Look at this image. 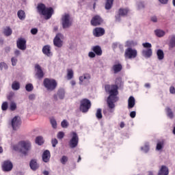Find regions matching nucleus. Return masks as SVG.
I'll return each instance as SVG.
<instances>
[{
	"label": "nucleus",
	"instance_id": "obj_1",
	"mask_svg": "<svg viewBox=\"0 0 175 175\" xmlns=\"http://www.w3.org/2000/svg\"><path fill=\"white\" fill-rule=\"evenodd\" d=\"M116 85H106L105 86V91L109 94V96L107 98V105L110 109V113L114 111L113 109L116 108V103L118 102V85L121 83V78L118 77L115 81Z\"/></svg>",
	"mask_w": 175,
	"mask_h": 175
},
{
	"label": "nucleus",
	"instance_id": "obj_2",
	"mask_svg": "<svg viewBox=\"0 0 175 175\" xmlns=\"http://www.w3.org/2000/svg\"><path fill=\"white\" fill-rule=\"evenodd\" d=\"M37 11L39 14L44 16V20H50V18L54 14V9L51 7L46 8V5L42 3L38 4Z\"/></svg>",
	"mask_w": 175,
	"mask_h": 175
},
{
	"label": "nucleus",
	"instance_id": "obj_3",
	"mask_svg": "<svg viewBox=\"0 0 175 175\" xmlns=\"http://www.w3.org/2000/svg\"><path fill=\"white\" fill-rule=\"evenodd\" d=\"M18 146L21 147L19 150L20 152L25 156L28 155V152H29L32 147L29 141H21L18 142Z\"/></svg>",
	"mask_w": 175,
	"mask_h": 175
},
{
	"label": "nucleus",
	"instance_id": "obj_4",
	"mask_svg": "<svg viewBox=\"0 0 175 175\" xmlns=\"http://www.w3.org/2000/svg\"><path fill=\"white\" fill-rule=\"evenodd\" d=\"M44 87L46 88L48 91H54L57 88L58 83L55 79L45 78L43 81Z\"/></svg>",
	"mask_w": 175,
	"mask_h": 175
},
{
	"label": "nucleus",
	"instance_id": "obj_5",
	"mask_svg": "<svg viewBox=\"0 0 175 175\" xmlns=\"http://www.w3.org/2000/svg\"><path fill=\"white\" fill-rule=\"evenodd\" d=\"M73 22L70 19V15L66 14L62 17V25L63 29H66L67 28H70L72 27Z\"/></svg>",
	"mask_w": 175,
	"mask_h": 175
},
{
	"label": "nucleus",
	"instance_id": "obj_6",
	"mask_svg": "<svg viewBox=\"0 0 175 175\" xmlns=\"http://www.w3.org/2000/svg\"><path fill=\"white\" fill-rule=\"evenodd\" d=\"M137 57V51L132 48H127L124 52V58L126 59H133Z\"/></svg>",
	"mask_w": 175,
	"mask_h": 175
},
{
	"label": "nucleus",
	"instance_id": "obj_7",
	"mask_svg": "<svg viewBox=\"0 0 175 175\" xmlns=\"http://www.w3.org/2000/svg\"><path fill=\"white\" fill-rule=\"evenodd\" d=\"M80 110L82 113H87L91 109V101L87 98L81 100Z\"/></svg>",
	"mask_w": 175,
	"mask_h": 175
},
{
	"label": "nucleus",
	"instance_id": "obj_8",
	"mask_svg": "<svg viewBox=\"0 0 175 175\" xmlns=\"http://www.w3.org/2000/svg\"><path fill=\"white\" fill-rule=\"evenodd\" d=\"M90 24L92 27H99L103 24V18L99 15H95L92 18Z\"/></svg>",
	"mask_w": 175,
	"mask_h": 175
},
{
	"label": "nucleus",
	"instance_id": "obj_9",
	"mask_svg": "<svg viewBox=\"0 0 175 175\" xmlns=\"http://www.w3.org/2000/svg\"><path fill=\"white\" fill-rule=\"evenodd\" d=\"M72 138L70 140L69 146L70 148H76V146L79 144V135L76 132L72 133Z\"/></svg>",
	"mask_w": 175,
	"mask_h": 175
},
{
	"label": "nucleus",
	"instance_id": "obj_10",
	"mask_svg": "<svg viewBox=\"0 0 175 175\" xmlns=\"http://www.w3.org/2000/svg\"><path fill=\"white\" fill-rule=\"evenodd\" d=\"M3 172H12L13 170V163L10 160H5L1 164Z\"/></svg>",
	"mask_w": 175,
	"mask_h": 175
},
{
	"label": "nucleus",
	"instance_id": "obj_11",
	"mask_svg": "<svg viewBox=\"0 0 175 175\" xmlns=\"http://www.w3.org/2000/svg\"><path fill=\"white\" fill-rule=\"evenodd\" d=\"M12 126L14 131H17L21 126V119L18 116H15L12 120Z\"/></svg>",
	"mask_w": 175,
	"mask_h": 175
},
{
	"label": "nucleus",
	"instance_id": "obj_12",
	"mask_svg": "<svg viewBox=\"0 0 175 175\" xmlns=\"http://www.w3.org/2000/svg\"><path fill=\"white\" fill-rule=\"evenodd\" d=\"M63 38L64 35H62L61 33H58L53 40L54 46L61 48V46H62V40H61V39Z\"/></svg>",
	"mask_w": 175,
	"mask_h": 175
},
{
	"label": "nucleus",
	"instance_id": "obj_13",
	"mask_svg": "<svg viewBox=\"0 0 175 175\" xmlns=\"http://www.w3.org/2000/svg\"><path fill=\"white\" fill-rule=\"evenodd\" d=\"M36 69V77L39 80H42L43 77H44V72H43V70H42V67L39 64H36L35 66Z\"/></svg>",
	"mask_w": 175,
	"mask_h": 175
},
{
	"label": "nucleus",
	"instance_id": "obj_14",
	"mask_svg": "<svg viewBox=\"0 0 175 175\" xmlns=\"http://www.w3.org/2000/svg\"><path fill=\"white\" fill-rule=\"evenodd\" d=\"M16 46L19 50H26L27 49V40L24 38H18L16 42Z\"/></svg>",
	"mask_w": 175,
	"mask_h": 175
},
{
	"label": "nucleus",
	"instance_id": "obj_15",
	"mask_svg": "<svg viewBox=\"0 0 175 175\" xmlns=\"http://www.w3.org/2000/svg\"><path fill=\"white\" fill-rule=\"evenodd\" d=\"M105 31L103 27H96L93 29V35L96 38H100V36H103L105 35Z\"/></svg>",
	"mask_w": 175,
	"mask_h": 175
},
{
	"label": "nucleus",
	"instance_id": "obj_16",
	"mask_svg": "<svg viewBox=\"0 0 175 175\" xmlns=\"http://www.w3.org/2000/svg\"><path fill=\"white\" fill-rule=\"evenodd\" d=\"M42 53L46 57H53V52H51V46L50 45H45L42 47Z\"/></svg>",
	"mask_w": 175,
	"mask_h": 175
},
{
	"label": "nucleus",
	"instance_id": "obj_17",
	"mask_svg": "<svg viewBox=\"0 0 175 175\" xmlns=\"http://www.w3.org/2000/svg\"><path fill=\"white\" fill-rule=\"evenodd\" d=\"M91 79V75L90 74H83L79 77V84H83L84 82L90 81Z\"/></svg>",
	"mask_w": 175,
	"mask_h": 175
},
{
	"label": "nucleus",
	"instance_id": "obj_18",
	"mask_svg": "<svg viewBox=\"0 0 175 175\" xmlns=\"http://www.w3.org/2000/svg\"><path fill=\"white\" fill-rule=\"evenodd\" d=\"M51 157V154L50 153V150H45L42 154V161L47 163V162L50 161V157Z\"/></svg>",
	"mask_w": 175,
	"mask_h": 175
},
{
	"label": "nucleus",
	"instance_id": "obj_19",
	"mask_svg": "<svg viewBox=\"0 0 175 175\" xmlns=\"http://www.w3.org/2000/svg\"><path fill=\"white\" fill-rule=\"evenodd\" d=\"M128 13H129V8H120L118 12L119 17H125L128 16Z\"/></svg>",
	"mask_w": 175,
	"mask_h": 175
},
{
	"label": "nucleus",
	"instance_id": "obj_20",
	"mask_svg": "<svg viewBox=\"0 0 175 175\" xmlns=\"http://www.w3.org/2000/svg\"><path fill=\"white\" fill-rule=\"evenodd\" d=\"M29 166L31 170H33V172L39 169V164H38V161H36V159H31L29 163Z\"/></svg>",
	"mask_w": 175,
	"mask_h": 175
},
{
	"label": "nucleus",
	"instance_id": "obj_21",
	"mask_svg": "<svg viewBox=\"0 0 175 175\" xmlns=\"http://www.w3.org/2000/svg\"><path fill=\"white\" fill-rule=\"evenodd\" d=\"M158 175H169V168L166 165H161Z\"/></svg>",
	"mask_w": 175,
	"mask_h": 175
},
{
	"label": "nucleus",
	"instance_id": "obj_22",
	"mask_svg": "<svg viewBox=\"0 0 175 175\" xmlns=\"http://www.w3.org/2000/svg\"><path fill=\"white\" fill-rule=\"evenodd\" d=\"M136 105L135 97L131 96L128 100V109H133Z\"/></svg>",
	"mask_w": 175,
	"mask_h": 175
},
{
	"label": "nucleus",
	"instance_id": "obj_23",
	"mask_svg": "<svg viewBox=\"0 0 175 175\" xmlns=\"http://www.w3.org/2000/svg\"><path fill=\"white\" fill-rule=\"evenodd\" d=\"M142 55L145 57V58H150L151 55H152V49H146L142 51Z\"/></svg>",
	"mask_w": 175,
	"mask_h": 175
},
{
	"label": "nucleus",
	"instance_id": "obj_24",
	"mask_svg": "<svg viewBox=\"0 0 175 175\" xmlns=\"http://www.w3.org/2000/svg\"><path fill=\"white\" fill-rule=\"evenodd\" d=\"M92 51L95 53L96 55H102V48L100 46L96 45L92 47Z\"/></svg>",
	"mask_w": 175,
	"mask_h": 175
},
{
	"label": "nucleus",
	"instance_id": "obj_25",
	"mask_svg": "<svg viewBox=\"0 0 175 175\" xmlns=\"http://www.w3.org/2000/svg\"><path fill=\"white\" fill-rule=\"evenodd\" d=\"M112 69L114 73H118V72H121V70H122V65L120 64H115L113 66Z\"/></svg>",
	"mask_w": 175,
	"mask_h": 175
},
{
	"label": "nucleus",
	"instance_id": "obj_26",
	"mask_svg": "<svg viewBox=\"0 0 175 175\" xmlns=\"http://www.w3.org/2000/svg\"><path fill=\"white\" fill-rule=\"evenodd\" d=\"M157 55L159 61H161V59H163L165 58V53H163V51H162L161 49L157 50Z\"/></svg>",
	"mask_w": 175,
	"mask_h": 175
},
{
	"label": "nucleus",
	"instance_id": "obj_27",
	"mask_svg": "<svg viewBox=\"0 0 175 175\" xmlns=\"http://www.w3.org/2000/svg\"><path fill=\"white\" fill-rule=\"evenodd\" d=\"M154 33L158 38H163V36H165V32L161 29H157L154 31Z\"/></svg>",
	"mask_w": 175,
	"mask_h": 175
},
{
	"label": "nucleus",
	"instance_id": "obj_28",
	"mask_svg": "<svg viewBox=\"0 0 175 175\" xmlns=\"http://www.w3.org/2000/svg\"><path fill=\"white\" fill-rule=\"evenodd\" d=\"M113 2H114V0H106L105 9L107 10H110V8L113 6Z\"/></svg>",
	"mask_w": 175,
	"mask_h": 175
},
{
	"label": "nucleus",
	"instance_id": "obj_29",
	"mask_svg": "<svg viewBox=\"0 0 175 175\" xmlns=\"http://www.w3.org/2000/svg\"><path fill=\"white\" fill-rule=\"evenodd\" d=\"M17 16L19 20H25V12L23 10H21L18 11Z\"/></svg>",
	"mask_w": 175,
	"mask_h": 175
},
{
	"label": "nucleus",
	"instance_id": "obj_30",
	"mask_svg": "<svg viewBox=\"0 0 175 175\" xmlns=\"http://www.w3.org/2000/svg\"><path fill=\"white\" fill-rule=\"evenodd\" d=\"M13 31H12V29L10 27H6L3 29V33L5 35V36H10Z\"/></svg>",
	"mask_w": 175,
	"mask_h": 175
},
{
	"label": "nucleus",
	"instance_id": "obj_31",
	"mask_svg": "<svg viewBox=\"0 0 175 175\" xmlns=\"http://www.w3.org/2000/svg\"><path fill=\"white\" fill-rule=\"evenodd\" d=\"M169 46L170 49H173L175 46V36H171L170 37Z\"/></svg>",
	"mask_w": 175,
	"mask_h": 175
},
{
	"label": "nucleus",
	"instance_id": "obj_32",
	"mask_svg": "<svg viewBox=\"0 0 175 175\" xmlns=\"http://www.w3.org/2000/svg\"><path fill=\"white\" fill-rule=\"evenodd\" d=\"M57 95L59 99H64L65 98V90L61 88L57 91Z\"/></svg>",
	"mask_w": 175,
	"mask_h": 175
},
{
	"label": "nucleus",
	"instance_id": "obj_33",
	"mask_svg": "<svg viewBox=\"0 0 175 175\" xmlns=\"http://www.w3.org/2000/svg\"><path fill=\"white\" fill-rule=\"evenodd\" d=\"M12 88L14 91H18V90H20V83L18 81H14L12 84Z\"/></svg>",
	"mask_w": 175,
	"mask_h": 175
},
{
	"label": "nucleus",
	"instance_id": "obj_34",
	"mask_svg": "<svg viewBox=\"0 0 175 175\" xmlns=\"http://www.w3.org/2000/svg\"><path fill=\"white\" fill-rule=\"evenodd\" d=\"M73 76H74L73 70L68 69L67 70V79H68V80H72V79H73Z\"/></svg>",
	"mask_w": 175,
	"mask_h": 175
},
{
	"label": "nucleus",
	"instance_id": "obj_35",
	"mask_svg": "<svg viewBox=\"0 0 175 175\" xmlns=\"http://www.w3.org/2000/svg\"><path fill=\"white\" fill-rule=\"evenodd\" d=\"M36 143L38 144V146H42L43 143H44V140L43 139V137L38 136L36 138Z\"/></svg>",
	"mask_w": 175,
	"mask_h": 175
},
{
	"label": "nucleus",
	"instance_id": "obj_36",
	"mask_svg": "<svg viewBox=\"0 0 175 175\" xmlns=\"http://www.w3.org/2000/svg\"><path fill=\"white\" fill-rule=\"evenodd\" d=\"M96 117L98 118V120H102L103 116H102V109L98 108L96 113Z\"/></svg>",
	"mask_w": 175,
	"mask_h": 175
},
{
	"label": "nucleus",
	"instance_id": "obj_37",
	"mask_svg": "<svg viewBox=\"0 0 175 175\" xmlns=\"http://www.w3.org/2000/svg\"><path fill=\"white\" fill-rule=\"evenodd\" d=\"M16 109H17V104H16L14 101H12L10 104V110H11V111H14Z\"/></svg>",
	"mask_w": 175,
	"mask_h": 175
},
{
	"label": "nucleus",
	"instance_id": "obj_38",
	"mask_svg": "<svg viewBox=\"0 0 175 175\" xmlns=\"http://www.w3.org/2000/svg\"><path fill=\"white\" fill-rule=\"evenodd\" d=\"M163 144H164L163 141L157 142L156 150H157V151H159V150H162V148H163Z\"/></svg>",
	"mask_w": 175,
	"mask_h": 175
},
{
	"label": "nucleus",
	"instance_id": "obj_39",
	"mask_svg": "<svg viewBox=\"0 0 175 175\" xmlns=\"http://www.w3.org/2000/svg\"><path fill=\"white\" fill-rule=\"evenodd\" d=\"M8 107H9L8 102H3L1 105V110H3V111H6V110H8Z\"/></svg>",
	"mask_w": 175,
	"mask_h": 175
},
{
	"label": "nucleus",
	"instance_id": "obj_40",
	"mask_svg": "<svg viewBox=\"0 0 175 175\" xmlns=\"http://www.w3.org/2000/svg\"><path fill=\"white\" fill-rule=\"evenodd\" d=\"M25 90L28 92H31V91H32V90H33V85H32V83L27 84L25 86Z\"/></svg>",
	"mask_w": 175,
	"mask_h": 175
},
{
	"label": "nucleus",
	"instance_id": "obj_41",
	"mask_svg": "<svg viewBox=\"0 0 175 175\" xmlns=\"http://www.w3.org/2000/svg\"><path fill=\"white\" fill-rule=\"evenodd\" d=\"M50 122H51V124L52 125V128H53V129H56V128H57V121L55 120V119L52 118V119H51Z\"/></svg>",
	"mask_w": 175,
	"mask_h": 175
},
{
	"label": "nucleus",
	"instance_id": "obj_42",
	"mask_svg": "<svg viewBox=\"0 0 175 175\" xmlns=\"http://www.w3.org/2000/svg\"><path fill=\"white\" fill-rule=\"evenodd\" d=\"M136 42H135L134 41H127L126 42V46L127 47H133L134 46H136Z\"/></svg>",
	"mask_w": 175,
	"mask_h": 175
},
{
	"label": "nucleus",
	"instance_id": "obj_43",
	"mask_svg": "<svg viewBox=\"0 0 175 175\" xmlns=\"http://www.w3.org/2000/svg\"><path fill=\"white\" fill-rule=\"evenodd\" d=\"M60 162L62 163V165H66V162H68V157L63 156L60 159Z\"/></svg>",
	"mask_w": 175,
	"mask_h": 175
},
{
	"label": "nucleus",
	"instance_id": "obj_44",
	"mask_svg": "<svg viewBox=\"0 0 175 175\" xmlns=\"http://www.w3.org/2000/svg\"><path fill=\"white\" fill-rule=\"evenodd\" d=\"M167 114L170 118H173V112L172 111V109L167 108Z\"/></svg>",
	"mask_w": 175,
	"mask_h": 175
},
{
	"label": "nucleus",
	"instance_id": "obj_45",
	"mask_svg": "<svg viewBox=\"0 0 175 175\" xmlns=\"http://www.w3.org/2000/svg\"><path fill=\"white\" fill-rule=\"evenodd\" d=\"M143 47H144V49H151V47H152V45L151 44V43L149 42H145L142 44Z\"/></svg>",
	"mask_w": 175,
	"mask_h": 175
},
{
	"label": "nucleus",
	"instance_id": "obj_46",
	"mask_svg": "<svg viewBox=\"0 0 175 175\" xmlns=\"http://www.w3.org/2000/svg\"><path fill=\"white\" fill-rule=\"evenodd\" d=\"M8 64L5 62H1L0 63V69L2 70V69H8Z\"/></svg>",
	"mask_w": 175,
	"mask_h": 175
},
{
	"label": "nucleus",
	"instance_id": "obj_47",
	"mask_svg": "<svg viewBox=\"0 0 175 175\" xmlns=\"http://www.w3.org/2000/svg\"><path fill=\"white\" fill-rule=\"evenodd\" d=\"M61 125L62 128H68V125H69V124L68 123V121H66V120H64L62 122Z\"/></svg>",
	"mask_w": 175,
	"mask_h": 175
},
{
	"label": "nucleus",
	"instance_id": "obj_48",
	"mask_svg": "<svg viewBox=\"0 0 175 175\" xmlns=\"http://www.w3.org/2000/svg\"><path fill=\"white\" fill-rule=\"evenodd\" d=\"M65 136V133L62 131H59L58 133H57V139H64V137Z\"/></svg>",
	"mask_w": 175,
	"mask_h": 175
},
{
	"label": "nucleus",
	"instance_id": "obj_49",
	"mask_svg": "<svg viewBox=\"0 0 175 175\" xmlns=\"http://www.w3.org/2000/svg\"><path fill=\"white\" fill-rule=\"evenodd\" d=\"M11 62L12 66H16V65H17V59L16 57H12L11 59Z\"/></svg>",
	"mask_w": 175,
	"mask_h": 175
},
{
	"label": "nucleus",
	"instance_id": "obj_50",
	"mask_svg": "<svg viewBox=\"0 0 175 175\" xmlns=\"http://www.w3.org/2000/svg\"><path fill=\"white\" fill-rule=\"evenodd\" d=\"M51 143H52V146L53 147H55V146H57L58 144V140H57V139H53L51 140Z\"/></svg>",
	"mask_w": 175,
	"mask_h": 175
},
{
	"label": "nucleus",
	"instance_id": "obj_51",
	"mask_svg": "<svg viewBox=\"0 0 175 175\" xmlns=\"http://www.w3.org/2000/svg\"><path fill=\"white\" fill-rule=\"evenodd\" d=\"M31 33L32 35H36L38 33V29H36V28L31 29Z\"/></svg>",
	"mask_w": 175,
	"mask_h": 175
},
{
	"label": "nucleus",
	"instance_id": "obj_52",
	"mask_svg": "<svg viewBox=\"0 0 175 175\" xmlns=\"http://www.w3.org/2000/svg\"><path fill=\"white\" fill-rule=\"evenodd\" d=\"M96 55L95 54V52H89V53H88V56L90 58H95Z\"/></svg>",
	"mask_w": 175,
	"mask_h": 175
},
{
	"label": "nucleus",
	"instance_id": "obj_53",
	"mask_svg": "<svg viewBox=\"0 0 175 175\" xmlns=\"http://www.w3.org/2000/svg\"><path fill=\"white\" fill-rule=\"evenodd\" d=\"M130 117L131 118H135V117H136V111H133L130 113Z\"/></svg>",
	"mask_w": 175,
	"mask_h": 175
},
{
	"label": "nucleus",
	"instance_id": "obj_54",
	"mask_svg": "<svg viewBox=\"0 0 175 175\" xmlns=\"http://www.w3.org/2000/svg\"><path fill=\"white\" fill-rule=\"evenodd\" d=\"M159 1L163 5H166L169 2V0H159Z\"/></svg>",
	"mask_w": 175,
	"mask_h": 175
},
{
	"label": "nucleus",
	"instance_id": "obj_55",
	"mask_svg": "<svg viewBox=\"0 0 175 175\" xmlns=\"http://www.w3.org/2000/svg\"><path fill=\"white\" fill-rule=\"evenodd\" d=\"M170 94H175V88L174 86L170 88Z\"/></svg>",
	"mask_w": 175,
	"mask_h": 175
},
{
	"label": "nucleus",
	"instance_id": "obj_56",
	"mask_svg": "<svg viewBox=\"0 0 175 175\" xmlns=\"http://www.w3.org/2000/svg\"><path fill=\"white\" fill-rule=\"evenodd\" d=\"M35 94H30L29 96V100H35Z\"/></svg>",
	"mask_w": 175,
	"mask_h": 175
},
{
	"label": "nucleus",
	"instance_id": "obj_57",
	"mask_svg": "<svg viewBox=\"0 0 175 175\" xmlns=\"http://www.w3.org/2000/svg\"><path fill=\"white\" fill-rule=\"evenodd\" d=\"M151 21H152L153 23H157V21H158V18H157V16H152Z\"/></svg>",
	"mask_w": 175,
	"mask_h": 175
},
{
	"label": "nucleus",
	"instance_id": "obj_58",
	"mask_svg": "<svg viewBox=\"0 0 175 175\" xmlns=\"http://www.w3.org/2000/svg\"><path fill=\"white\" fill-rule=\"evenodd\" d=\"M138 8L139 9H142V8H144V3H143V2H139L138 3Z\"/></svg>",
	"mask_w": 175,
	"mask_h": 175
},
{
	"label": "nucleus",
	"instance_id": "obj_59",
	"mask_svg": "<svg viewBox=\"0 0 175 175\" xmlns=\"http://www.w3.org/2000/svg\"><path fill=\"white\" fill-rule=\"evenodd\" d=\"M142 150H146V152H147V151L149 150L148 146H145L144 147L142 148Z\"/></svg>",
	"mask_w": 175,
	"mask_h": 175
},
{
	"label": "nucleus",
	"instance_id": "obj_60",
	"mask_svg": "<svg viewBox=\"0 0 175 175\" xmlns=\"http://www.w3.org/2000/svg\"><path fill=\"white\" fill-rule=\"evenodd\" d=\"M14 54H15V55H20V51L16 50V51H14Z\"/></svg>",
	"mask_w": 175,
	"mask_h": 175
},
{
	"label": "nucleus",
	"instance_id": "obj_61",
	"mask_svg": "<svg viewBox=\"0 0 175 175\" xmlns=\"http://www.w3.org/2000/svg\"><path fill=\"white\" fill-rule=\"evenodd\" d=\"M120 128H124V126H125V123H124V122H122L120 123Z\"/></svg>",
	"mask_w": 175,
	"mask_h": 175
},
{
	"label": "nucleus",
	"instance_id": "obj_62",
	"mask_svg": "<svg viewBox=\"0 0 175 175\" xmlns=\"http://www.w3.org/2000/svg\"><path fill=\"white\" fill-rule=\"evenodd\" d=\"M70 84L71 85H76V81L72 80L70 81Z\"/></svg>",
	"mask_w": 175,
	"mask_h": 175
},
{
	"label": "nucleus",
	"instance_id": "obj_63",
	"mask_svg": "<svg viewBox=\"0 0 175 175\" xmlns=\"http://www.w3.org/2000/svg\"><path fill=\"white\" fill-rule=\"evenodd\" d=\"M5 51H6L7 53H9V51H10V47H9V46L6 47V48H5Z\"/></svg>",
	"mask_w": 175,
	"mask_h": 175
},
{
	"label": "nucleus",
	"instance_id": "obj_64",
	"mask_svg": "<svg viewBox=\"0 0 175 175\" xmlns=\"http://www.w3.org/2000/svg\"><path fill=\"white\" fill-rule=\"evenodd\" d=\"M43 174H44V175H49V171H44V172H43Z\"/></svg>",
	"mask_w": 175,
	"mask_h": 175
}]
</instances>
